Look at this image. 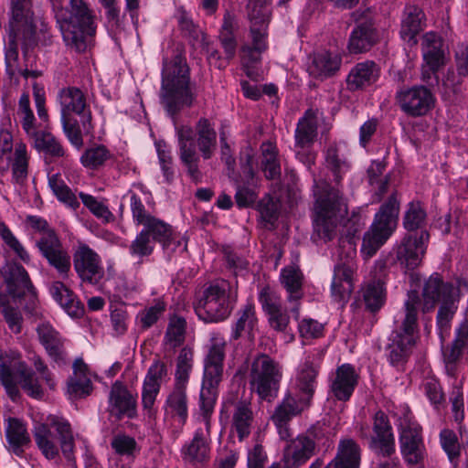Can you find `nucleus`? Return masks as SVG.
<instances>
[{"mask_svg": "<svg viewBox=\"0 0 468 468\" xmlns=\"http://www.w3.org/2000/svg\"><path fill=\"white\" fill-rule=\"evenodd\" d=\"M212 415L213 413H208L205 418L203 410H197V420L204 424V428H198L191 442L183 449L186 459L203 462L207 457Z\"/></svg>", "mask_w": 468, "mask_h": 468, "instance_id": "nucleus-28", "label": "nucleus"}, {"mask_svg": "<svg viewBox=\"0 0 468 468\" xmlns=\"http://www.w3.org/2000/svg\"><path fill=\"white\" fill-rule=\"evenodd\" d=\"M197 97V87L191 82L186 58L176 54L171 60L164 59L160 99L167 112L173 116L183 108L191 107Z\"/></svg>", "mask_w": 468, "mask_h": 468, "instance_id": "nucleus-5", "label": "nucleus"}, {"mask_svg": "<svg viewBox=\"0 0 468 468\" xmlns=\"http://www.w3.org/2000/svg\"><path fill=\"white\" fill-rule=\"evenodd\" d=\"M279 207L280 205L278 199L271 197L270 195L264 197L259 204V210L262 218L269 223L277 218Z\"/></svg>", "mask_w": 468, "mask_h": 468, "instance_id": "nucleus-63", "label": "nucleus"}, {"mask_svg": "<svg viewBox=\"0 0 468 468\" xmlns=\"http://www.w3.org/2000/svg\"><path fill=\"white\" fill-rule=\"evenodd\" d=\"M114 161V155L101 144L86 149L80 157L83 166L90 169H98L107 162L113 164Z\"/></svg>", "mask_w": 468, "mask_h": 468, "instance_id": "nucleus-47", "label": "nucleus"}, {"mask_svg": "<svg viewBox=\"0 0 468 468\" xmlns=\"http://www.w3.org/2000/svg\"><path fill=\"white\" fill-rule=\"evenodd\" d=\"M399 447L408 465H417L423 461L425 447L421 427L409 415L399 420Z\"/></svg>", "mask_w": 468, "mask_h": 468, "instance_id": "nucleus-17", "label": "nucleus"}, {"mask_svg": "<svg viewBox=\"0 0 468 468\" xmlns=\"http://www.w3.org/2000/svg\"><path fill=\"white\" fill-rule=\"evenodd\" d=\"M178 26L180 30L185 36L198 40L200 37H203L204 34L196 25L190 16L184 10L180 11L177 16Z\"/></svg>", "mask_w": 468, "mask_h": 468, "instance_id": "nucleus-61", "label": "nucleus"}, {"mask_svg": "<svg viewBox=\"0 0 468 468\" xmlns=\"http://www.w3.org/2000/svg\"><path fill=\"white\" fill-rule=\"evenodd\" d=\"M314 240L324 242L336 236V228L348 212L347 199L340 185L332 186L326 181H314Z\"/></svg>", "mask_w": 468, "mask_h": 468, "instance_id": "nucleus-3", "label": "nucleus"}, {"mask_svg": "<svg viewBox=\"0 0 468 468\" xmlns=\"http://www.w3.org/2000/svg\"><path fill=\"white\" fill-rule=\"evenodd\" d=\"M0 237L5 244L24 262L30 261V256L22 243L13 234L11 229L4 223L0 222Z\"/></svg>", "mask_w": 468, "mask_h": 468, "instance_id": "nucleus-57", "label": "nucleus"}, {"mask_svg": "<svg viewBox=\"0 0 468 468\" xmlns=\"http://www.w3.org/2000/svg\"><path fill=\"white\" fill-rule=\"evenodd\" d=\"M40 344L53 363L58 367L67 364L68 354L65 339L49 323H41L37 327Z\"/></svg>", "mask_w": 468, "mask_h": 468, "instance_id": "nucleus-26", "label": "nucleus"}, {"mask_svg": "<svg viewBox=\"0 0 468 468\" xmlns=\"http://www.w3.org/2000/svg\"><path fill=\"white\" fill-rule=\"evenodd\" d=\"M73 267L82 282L96 285L104 277L99 254L86 244H80L73 253Z\"/></svg>", "mask_w": 468, "mask_h": 468, "instance_id": "nucleus-22", "label": "nucleus"}, {"mask_svg": "<svg viewBox=\"0 0 468 468\" xmlns=\"http://www.w3.org/2000/svg\"><path fill=\"white\" fill-rule=\"evenodd\" d=\"M186 322L185 318L174 315L170 318L165 335V345L175 349L185 341Z\"/></svg>", "mask_w": 468, "mask_h": 468, "instance_id": "nucleus-51", "label": "nucleus"}, {"mask_svg": "<svg viewBox=\"0 0 468 468\" xmlns=\"http://www.w3.org/2000/svg\"><path fill=\"white\" fill-rule=\"evenodd\" d=\"M80 197L86 207L99 219L104 223L113 221L114 216L109 210L108 207L102 202L97 200L93 196L80 193Z\"/></svg>", "mask_w": 468, "mask_h": 468, "instance_id": "nucleus-58", "label": "nucleus"}, {"mask_svg": "<svg viewBox=\"0 0 468 468\" xmlns=\"http://www.w3.org/2000/svg\"><path fill=\"white\" fill-rule=\"evenodd\" d=\"M317 445L314 431L308 430L290 440L283 451L284 468H300L316 454Z\"/></svg>", "mask_w": 468, "mask_h": 468, "instance_id": "nucleus-23", "label": "nucleus"}, {"mask_svg": "<svg viewBox=\"0 0 468 468\" xmlns=\"http://www.w3.org/2000/svg\"><path fill=\"white\" fill-rule=\"evenodd\" d=\"M342 58L339 55L323 51L314 54L308 66V72L318 80L334 77L340 69Z\"/></svg>", "mask_w": 468, "mask_h": 468, "instance_id": "nucleus-35", "label": "nucleus"}, {"mask_svg": "<svg viewBox=\"0 0 468 468\" xmlns=\"http://www.w3.org/2000/svg\"><path fill=\"white\" fill-rule=\"evenodd\" d=\"M0 312L9 328L16 334L20 333L22 315L16 308L9 305L7 297L2 294H0Z\"/></svg>", "mask_w": 468, "mask_h": 468, "instance_id": "nucleus-59", "label": "nucleus"}, {"mask_svg": "<svg viewBox=\"0 0 468 468\" xmlns=\"http://www.w3.org/2000/svg\"><path fill=\"white\" fill-rule=\"evenodd\" d=\"M425 26V15L423 11L415 5L408 6L401 23L400 36L410 46L418 43L417 36Z\"/></svg>", "mask_w": 468, "mask_h": 468, "instance_id": "nucleus-38", "label": "nucleus"}, {"mask_svg": "<svg viewBox=\"0 0 468 468\" xmlns=\"http://www.w3.org/2000/svg\"><path fill=\"white\" fill-rule=\"evenodd\" d=\"M58 101L63 132L71 144L83 145L82 134L91 133V112L86 94L77 87L69 86L59 90Z\"/></svg>", "mask_w": 468, "mask_h": 468, "instance_id": "nucleus-6", "label": "nucleus"}, {"mask_svg": "<svg viewBox=\"0 0 468 468\" xmlns=\"http://www.w3.org/2000/svg\"><path fill=\"white\" fill-rule=\"evenodd\" d=\"M232 406V428L237 432L239 441H242L250 435L253 422L250 403L247 399H239L233 401Z\"/></svg>", "mask_w": 468, "mask_h": 468, "instance_id": "nucleus-40", "label": "nucleus"}, {"mask_svg": "<svg viewBox=\"0 0 468 468\" xmlns=\"http://www.w3.org/2000/svg\"><path fill=\"white\" fill-rule=\"evenodd\" d=\"M226 341L219 335L210 339V345L204 362V374L197 407L203 410L205 418L214 413L218 386L223 379Z\"/></svg>", "mask_w": 468, "mask_h": 468, "instance_id": "nucleus-8", "label": "nucleus"}, {"mask_svg": "<svg viewBox=\"0 0 468 468\" xmlns=\"http://www.w3.org/2000/svg\"><path fill=\"white\" fill-rule=\"evenodd\" d=\"M13 135L4 126L0 129V171L12 170L13 180L22 184L27 177L28 156L27 146L17 143L13 150Z\"/></svg>", "mask_w": 468, "mask_h": 468, "instance_id": "nucleus-16", "label": "nucleus"}, {"mask_svg": "<svg viewBox=\"0 0 468 468\" xmlns=\"http://www.w3.org/2000/svg\"><path fill=\"white\" fill-rule=\"evenodd\" d=\"M324 162L326 168L334 176L335 183L340 185L343 175L348 171L350 165L347 159L340 154L338 145L335 143L330 144L326 147Z\"/></svg>", "mask_w": 468, "mask_h": 468, "instance_id": "nucleus-43", "label": "nucleus"}, {"mask_svg": "<svg viewBox=\"0 0 468 468\" xmlns=\"http://www.w3.org/2000/svg\"><path fill=\"white\" fill-rule=\"evenodd\" d=\"M236 302V292H232L226 281L210 284L195 305L197 316L207 323H217L228 318Z\"/></svg>", "mask_w": 468, "mask_h": 468, "instance_id": "nucleus-13", "label": "nucleus"}, {"mask_svg": "<svg viewBox=\"0 0 468 468\" xmlns=\"http://www.w3.org/2000/svg\"><path fill=\"white\" fill-rule=\"evenodd\" d=\"M380 76V68L372 60L356 63L346 77L349 90H358L374 84Z\"/></svg>", "mask_w": 468, "mask_h": 468, "instance_id": "nucleus-33", "label": "nucleus"}, {"mask_svg": "<svg viewBox=\"0 0 468 468\" xmlns=\"http://www.w3.org/2000/svg\"><path fill=\"white\" fill-rule=\"evenodd\" d=\"M5 433L12 452L21 456L24 452L23 448L30 442L25 425L17 419H9Z\"/></svg>", "mask_w": 468, "mask_h": 468, "instance_id": "nucleus-46", "label": "nucleus"}, {"mask_svg": "<svg viewBox=\"0 0 468 468\" xmlns=\"http://www.w3.org/2000/svg\"><path fill=\"white\" fill-rule=\"evenodd\" d=\"M0 381L13 401L20 397L19 385L32 398L41 399L44 394L34 373L19 355L14 352L0 355Z\"/></svg>", "mask_w": 468, "mask_h": 468, "instance_id": "nucleus-10", "label": "nucleus"}, {"mask_svg": "<svg viewBox=\"0 0 468 468\" xmlns=\"http://www.w3.org/2000/svg\"><path fill=\"white\" fill-rule=\"evenodd\" d=\"M319 371L314 366L303 363L296 377V391L298 397L311 403L316 388V378Z\"/></svg>", "mask_w": 468, "mask_h": 468, "instance_id": "nucleus-42", "label": "nucleus"}, {"mask_svg": "<svg viewBox=\"0 0 468 468\" xmlns=\"http://www.w3.org/2000/svg\"><path fill=\"white\" fill-rule=\"evenodd\" d=\"M310 406L311 403L288 392L275 408L271 420L276 426L288 424L293 417L300 415Z\"/></svg>", "mask_w": 468, "mask_h": 468, "instance_id": "nucleus-36", "label": "nucleus"}, {"mask_svg": "<svg viewBox=\"0 0 468 468\" xmlns=\"http://www.w3.org/2000/svg\"><path fill=\"white\" fill-rule=\"evenodd\" d=\"M186 388L182 385H174L164 405L165 418L171 421L168 429L174 440L179 437L188 418Z\"/></svg>", "mask_w": 468, "mask_h": 468, "instance_id": "nucleus-21", "label": "nucleus"}, {"mask_svg": "<svg viewBox=\"0 0 468 468\" xmlns=\"http://www.w3.org/2000/svg\"><path fill=\"white\" fill-rule=\"evenodd\" d=\"M108 411L116 419H133L137 416V396L121 381H115L108 397Z\"/></svg>", "mask_w": 468, "mask_h": 468, "instance_id": "nucleus-25", "label": "nucleus"}, {"mask_svg": "<svg viewBox=\"0 0 468 468\" xmlns=\"http://www.w3.org/2000/svg\"><path fill=\"white\" fill-rule=\"evenodd\" d=\"M358 374L354 366L346 363L335 369L330 383V391L340 401L350 399L358 383Z\"/></svg>", "mask_w": 468, "mask_h": 468, "instance_id": "nucleus-31", "label": "nucleus"}, {"mask_svg": "<svg viewBox=\"0 0 468 468\" xmlns=\"http://www.w3.org/2000/svg\"><path fill=\"white\" fill-rule=\"evenodd\" d=\"M8 294L14 299L22 298L31 292L33 284L26 269L20 264H10L5 272Z\"/></svg>", "mask_w": 468, "mask_h": 468, "instance_id": "nucleus-37", "label": "nucleus"}, {"mask_svg": "<svg viewBox=\"0 0 468 468\" xmlns=\"http://www.w3.org/2000/svg\"><path fill=\"white\" fill-rule=\"evenodd\" d=\"M263 50H257L250 45L244 44L240 48L241 64L246 75L250 79H256L258 76L255 69L256 66L261 60Z\"/></svg>", "mask_w": 468, "mask_h": 468, "instance_id": "nucleus-54", "label": "nucleus"}, {"mask_svg": "<svg viewBox=\"0 0 468 468\" xmlns=\"http://www.w3.org/2000/svg\"><path fill=\"white\" fill-rule=\"evenodd\" d=\"M356 256V250L352 239L343 240L339 248V262L335 266L331 284L332 296L338 303L347 301L354 289V274L357 269Z\"/></svg>", "mask_w": 468, "mask_h": 468, "instance_id": "nucleus-15", "label": "nucleus"}, {"mask_svg": "<svg viewBox=\"0 0 468 468\" xmlns=\"http://www.w3.org/2000/svg\"><path fill=\"white\" fill-rule=\"evenodd\" d=\"M179 158L188 176L196 183L202 179L200 158L210 159L217 149V132L207 118H200L194 128L183 125L176 128Z\"/></svg>", "mask_w": 468, "mask_h": 468, "instance_id": "nucleus-1", "label": "nucleus"}, {"mask_svg": "<svg viewBox=\"0 0 468 468\" xmlns=\"http://www.w3.org/2000/svg\"><path fill=\"white\" fill-rule=\"evenodd\" d=\"M356 27L352 30L348 41L350 53L359 54L368 51L379 39L374 27L369 8L358 9L352 13Z\"/></svg>", "mask_w": 468, "mask_h": 468, "instance_id": "nucleus-18", "label": "nucleus"}, {"mask_svg": "<svg viewBox=\"0 0 468 468\" xmlns=\"http://www.w3.org/2000/svg\"><path fill=\"white\" fill-rule=\"evenodd\" d=\"M366 307L372 313L378 312L386 300L384 284L379 280L369 282L364 291Z\"/></svg>", "mask_w": 468, "mask_h": 468, "instance_id": "nucleus-52", "label": "nucleus"}, {"mask_svg": "<svg viewBox=\"0 0 468 468\" xmlns=\"http://www.w3.org/2000/svg\"><path fill=\"white\" fill-rule=\"evenodd\" d=\"M154 250V242L142 229L129 246V253L133 257L140 259L150 256Z\"/></svg>", "mask_w": 468, "mask_h": 468, "instance_id": "nucleus-56", "label": "nucleus"}, {"mask_svg": "<svg viewBox=\"0 0 468 468\" xmlns=\"http://www.w3.org/2000/svg\"><path fill=\"white\" fill-rule=\"evenodd\" d=\"M128 196L130 198V208L132 212L133 220L135 225L142 226L154 216L151 215L148 211H146L145 207L142 202V199L135 193L130 191L128 193Z\"/></svg>", "mask_w": 468, "mask_h": 468, "instance_id": "nucleus-60", "label": "nucleus"}, {"mask_svg": "<svg viewBox=\"0 0 468 468\" xmlns=\"http://www.w3.org/2000/svg\"><path fill=\"white\" fill-rule=\"evenodd\" d=\"M90 390L91 382L87 376L74 375L68 385L69 393L75 398L85 397L90 394Z\"/></svg>", "mask_w": 468, "mask_h": 468, "instance_id": "nucleus-62", "label": "nucleus"}, {"mask_svg": "<svg viewBox=\"0 0 468 468\" xmlns=\"http://www.w3.org/2000/svg\"><path fill=\"white\" fill-rule=\"evenodd\" d=\"M247 7L250 21V33L251 37V43H248V45L257 50L265 51L268 48L267 28L270 21V12L266 6L258 5L252 1H249Z\"/></svg>", "mask_w": 468, "mask_h": 468, "instance_id": "nucleus-27", "label": "nucleus"}, {"mask_svg": "<svg viewBox=\"0 0 468 468\" xmlns=\"http://www.w3.org/2000/svg\"><path fill=\"white\" fill-rule=\"evenodd\" d=\"M50 2L65 44L76 52L86 51L96 33L94 17L87 5L82 0H69V8H65L64 0Z\"/></svg>", "mask_w": 468, "mask_h": 468, "instance_id": "nucleus-4", "label": "nucleus"}, {"mask_svg": "<svg viewBox=\"0 0 468 468\" xmlns=\"http://www.w3.org/2000/svg\"><path fill=\"white\" fill-rule=\"evenodd\" d=\"M400 210L398 192H392L380 205L369 229L365 233L361 246L364 258L373 257L396 230Z\"/></svg>", "mask_w": 468, "mask_h": 468, "instance_id": "nucleus-9", "label": "nucleus"}, {"mask_svg": "<svg viewBox=\"0 0 468 468\" xmlns=\"http://www.w3.org/2000/svg\"><path fill=\"white\" fill-rule=\"evenodd\" d=\"M455 288L449 282H444L439 273H433L425 282L422 291V312L428 313L434 309L437 303L454 296Z\"/></svg>", "mask_w": 468, "mask_h": 468, "instance_id": "nucleus-30", "label": "nucleus"}, {"mask_svg": "<svg viewBox=\"0 0 468 468\" xmlns=\"http://www.w3.org/2000/svg\"><path fill=\"white\" fill-rule=\"evenodd\" d=\"M396 100L402 112L411 117L426 115L435 103L433 93L423 85L401 89L397 92Z\"/></svg>", "mask_w": 468, "mask_h": 468, "instance_id": "nucleus-20", "label": "nucleus"}, {"mask_svg": "<svg viewBox=\"0 0 468 468\" xmlns=\"http://www.w3.org/2000/svg\"><path fill=\"white\" fill-rule=\"evenodd\" d=\"M48 184L52 189L54 195L58 200L67 204L72 208H76L80 206L78 199L76 198L70 188L59 178L58 175H53L48 179Z\"/></svg>", "mask_w": 468, "mask_h": 468, "instance_id": "nucleus-55", "label": "nucleus"}, {"mask_svg": "<svg viewBox=\"0 0 468 468\" xmlns=\"http://www.w3.org/2000/svg\"><path fill=\"white\" fill-rule=\"evenodd\" d=\"M142 226V230L154 242L160 243L165 251L173 252L183 243V240L176 237L171 225L154 216Z\"/></svg>", "mask_w": 468, "mask_h": 468, "instance_id": "nucleus-32", "label": "nucleus"}, {"mask_svg": "<svg viewBox=\"0 0 468 468\" xmlns=\"http://www.w3.org/2000/svg\"><path fill=\"white\" fill-rule=\"evenodd\" d=\"M27 221L32 229L41 232L36 245L42 257L57 271L62 280L68 279L71 266L70 256L55 230L48 227L45 219L37 216H28Z\"/></svg>", "mask_w": 468, "mask_h": 468, "instance_id": "nucleus-12", "label": "nucleus"}, {"mask_svg": "<svg viewBox=\"0 0 468 468\" xmlns=\"http://www.w3.org/2000/svg\"><path fill=\"white\" fill-rule=\"evenodd\" d=\"M317 135V122L312 110H307L299 120L295 130L296 144L302 148L313 144Z\"/></svg>", "mask_w": 468, "mask_h": 468, "instance_id": "nucleus-44", "label": "nucleus"}, {"mask_svg": "<svg viewBox=\"0 0 468 468\" xmlns=\"http://www.w3.org/2000/svg\"><path fill=\"white\" fill-rule=\"evenodd\" d=\"M16 116L25 133L29 137L36 135L37 133V120L30 109L29 96L27 93H23L19 98Z\"/></svg>", "mask_w": 468, "mask_h": 468, "instance_id": "nucleus-49", "label": "nucleus"}, {"mask_svg": "<svg viewBox=\"0 0 468 468\" xmlns=\"http://www.w3.org/2000/svg\"><path fill=\"white\" fill-rule=\"evenodd\" d=\"M373 430L375 436L368 437V428H364L361 426V436L369 439L371 447L383 457H388L394 453V435L392 433V428L389 424L388 416L384 412L378 411L375 414Z\"/></svg>", "mask_w": 468, "mask_h": 468, "instance_id": "nucleus-24", "label": "nucleus"}, {"mask_svg": "<svg viewBox=\"0 0 468 468\" xmlns=\"http://www.w3.org/2000/svg\"><path fill=\"white\" fill-rule=\"evenodd\" d=\"M454 52L457 73L461 79L458 82H461L468 77V45L463 42L458 43Z\"/></svg>", "mask_w": 468, "mask_h": 468, "instance_id": "nucleus-64", "label": "nucleus"}, {"mask_svg": "<svg viewBox=\"0 0 468 468\" xmlns=\"http://www.w3.org/2000/svg\"><path fill=\"white\" fill-rule=\"evenodd\" d=\"M360 449L351 439L342 440L339 442L335 457L324 465L322 458H316L308 468H359Z\"/></svg>", "mask_w": 468, "mask_h": 468, "instance_id": "nucleus-29", "label": "nucleus"}, {"mask_svg": "<svg viewBox=\"0 0 468 468\" xmlns=\"http://www.w3.org/2000/svg\"><path fill=\"white\" fill-rule=\"evenodd\" d=\"M454 297L452 296L441 303L437 314V326L439 335L443 340L449 335L451 321L456 312Z\"/></svg>", "mask_w": 468, "mask_h": 468, "instance_id": "nucleus-53", "label": "nucleus"}, {"mask_svg": "<svg viewBox=\"0 0 468 468\" xmlns=\"http://www.w3.org/2000/svg\"><path fill=\"white\" fill-rule=\"evenodd\" d=\"M282 377V367L268 355L258 356L251 363L249 381L252 391L264 400L277 396Z\"/></svg>", "mask_w": 468, "mask_h": 468, "instance_id": "nucleus-14", "label": "nucleus"}, {"mask_svg": "<svg viewBox=\"0 0 468 468\" xmlns=\"http://www.w3.org/2000/svg\"><path fill=\"white\" fill-rule=\"evenodd\" d=\"M11 18L8 26V43L5 47V62L7 67L18 60V46L27 56L30 49L38 44L48 45L50 42L48 27L42 21L34 18L32 4H12Z\"/></svg>", "mask_w": 468, "mask_h": 468, "instance_id": "nucleus-2", "label": "nucleus"}, {"mask_svg": "<svg viewBox=\"0 0 468 468\" xmlns=\"http://www.w3.org/2000/svg\"><path fill=\"white\" fill-rule=\"evenodd\" d=\"M34 139V146L38 152L44 153L51 158H63L67 156V151L52 133L48 132H37Z\"/></svg>", "mask_w": 468, "mask_h": 468, "instance_id": "nucleus-45", "label": "nucleus"}, {"mask_svg": "<svg viewBox=\"0 0 468 468\" xmlns=\"http://www.w3.org/2000/svg\"><path fill=\"white\" fill-rule=\"evenodd\" d=\"M49 425L37 424L33 431L35 442L48 460L59 456V450L68 462H74L75 441L70 423L64 418L50 416Z\"/></svg>", "mask_w": 468, "mask_h": 468, "instance_id": "nucleus-7", "label": "nucleus"}, {"mask_svg": "<svg viewBox=\"0 0 468 468\" xmlns=\"http://www.w3.org/2000/svg\"><path fill=\"white\" fill-rule=\"evenodd\" d=\"M281 282L288 292V302L292 303L291 313L295 319L299 318V301L303 297V273L294 266L285 267L282 270Z\"/></svg>", "mask_w": 468, "mask_h": 468, "instance_id": "nucleus-34", "label": "nucleus"}, {"mask_svg": "<svg viewBox=\"0 0 468 468\" xmlns=\"http://www.w3.org/2000/svg\"><path fill=\"white\" fill-rule=\"evenodd\" d=\"M427 214L420 202H410L408 204L404 217L403 227L409 232H414L420 229L424 230L426 225Z\"/></svg>", "mask_w": 468, "mask_h": 468, "instance_id": "nucleus-48", "label": "nucleus"}, {"mask_svg": "<svg viewBox=\"0 0 468 468\" xmlns=\"http://www.w3.org/2000/svg\"><path fill=\"white\" fill-rule=\"evenodd\" d=\"M193 351L189 347H183L176 359L174 385L187 387L189 376L193 368Z\"/></svg>", "mask_w": 468, "mask_h": 468, "instance_id": "nucleus-50", "label": "nucleus"}, {"mask_svg": "<svg viewBox=\"0 0 468 468\" xmlns=\"http://www.w3.org/2000/svg\"><path fill=\"white\" fill-rule=\"evenodd\" d=\"M420 300L418 292L410 291L404 303L405 317L391 333L388 344V358L392 365L406 361L415 345L418 333V308Z\"/></svg>", "mask_w": 468, "mask_h": 468, "instance_id": "nucleus-11", "label": "nucleus"}, {"mask_svg": "<svg viewBox=\"0 0 468 468\" xmlns=\"http://www.w3.org/2000/svg\"><path fill=\"white\" fill-rule=\"evenodd\" d=\"M430 239L427 230L415 233H408L401 239L400 243L394 248L396 252L395 262L406 270L412 271L418 268L426 252V243Z\"/></svg>", "mask_w": 468, "mask_h": 468, "instance_id": "nucleus-19", "label": "nucleus"}, {"mask_svg": "<svg viewBox=\"0 0 468 468\" xmlns=\"http://www.w3.org/2000/svg\"><path fill=\"white\" fill-rule=\"evenodd\" d=\"M423 60L431 68L442 67L445 63V54L442 49L441 37L431 31L423 35L421 41Z\"/></svg>", "mask_w": 468, "mask_h": 468, "instance_id": "nucleus-41", "label": "nucleus"}, {"mask_svg": "<svg viewBox=\"0 0 468 468\" xmlns=\"http://www.w3.org/2000/svg\"><path fill=\"white\" fill-rule=\"evenodd\" d=\"M237 314L238 319L232 327L231 339L237 340L244 335L249 339H253L255 332L258 331L255 305L252 303H247Z\"/></svg>", "mask_w": 468, "mask_h": 468, "instance_id": "nucleus-39", "label": "nucleus"}]
</instances>
